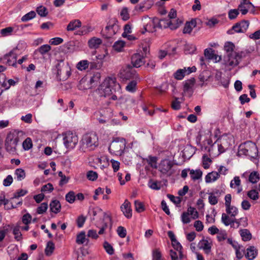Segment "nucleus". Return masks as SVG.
<instances>
[{"mask_svg": "<svg viewBox=\"0 0 260 260\" xmlns=\"http://www.w3.org/2000/svg\"><path fill=\"white\" fill-rule=\"evenodd\" d=\"M98 146V137L95 132H89L84 134L80 142L79 150L85 152L87 150H93Z\"/></svg>", "mask_w": 260, "mask_h": 260, "instance_id": "f257e3e1", "label": "nucleus"}, {"mask_svg": "<svg viewBox=\"0 0 260 260\" xmlns=\"http://www.w3.org/2000/svg\"><path fill=\"white\" fill-rule=\"evenodd\" d=\"M251 52L248 50H245L238 52H231L226 54L224 56V63L226 67H229V70L237 66L243 58L246 57L250 54Z\"/></svg>", "mask_w": 260, "mask_h": 260, "instance_id": "f03ea898", "label": "nucleus"}, {"mask_svg": "<svg viewBox=\"0 0 260 260\" xmlns=\"http://www.w3.org/2000/svg\"><path fill=\"white\" fill-rule=\"evenodd\" d=\"M120 88V85L117 83L114 77H108L105 79L99 89L102 96L106 97L111 95Z\"/></svg>", "mask_w": 260, "mask_h": 260, "instance_id": "7ed1b4c3", "label": "nucleus"}, {"mask_svg": "<svg viewBox=\"0 0 260 260\" xmlns=\"http://www.w3.org/2000/svg\"><path fill=\"white\" fill-rule=\"evenodd\" d=\"M161 22H164L166 24L164 26L165 27H169L171 29H176L179 26L178 23L174 24L172 20L164 19L159 21L158 18H154L150 19L149 22L144 26V29L145 31L153 32L155 31L156 27H162Z\"/></svg>", "mask_w": 260, "mask_h": 260, "instance_id": "20e7f679", "label": "nucleus"}, {"mask_svg": "<svg viewBox=\"0 0 260 260\" xmlns=\"http://www.w3.org/2000/svg\"><path fill=\"white\" fill-rule=\"evenodd\" d=\"M238 155H244L255 157L258 153V150L255 143L251 141H247L240 144L238 149Z\"/></svg>", "mask_w": 260, "mask_h": 260, "instance_id": "39448f33", "label": "nucleus"}, {"mask_svg": "<svg viewBox=\"0 0 260 260\" xmlns=\"http://www.w3.org/2000/svg\"><path fill=\"white\" fill-rule=\"evenodd\" d=\"M126 142L122 138H116L111 143L109 150L112 154L116 155H121L124 152Z\"/></svg>", "mask_w": 260, "mask_h": 260, "instance_id": "423d86ee", "label": "nucleus"}, {"mask_svg": "<svg viewBox=\"0 0 260 260\" xmlns=\"http://www.w3.org/2000/svg\"><path fill=\"white\" fill-rule=\"evenodd\" d=\"M19 141V138L18 134H9L6 137L5 142L6 150L10 153H14L16 151V147Z\"/></svg>", "mask_w": 260, "mask_h": 260, "instance_id": "0eeeda50", "label": "nucleus"}, {"mask_svg": "<svg viewBox=\"0 0 260 260\" xmlns=\"http://www.w3.org/2000/svg\"><path fill=\"white\" fill-rule=\"evenodd\" d=\"M63 144L69 150L74 149L78 143L77 135L72 132H67L63 134Z\"/></svg>", "mask_w": 260, "mask_h": 260, "instance_id": "6e6552de", "label": "nucleus"}, {"mask_svg": "<svg viewBox=\"0 0 260 260\" xmlns=\"http://www.w3.org/2000/svg\"><path fill=\"white\" fill-rule=\"evenodd\" d=\"M173 166L174 163L171 160L165 158L160 161L159 165V171L168 176H171L175 172Z\"/></svg>", "mask_w": 260, "mask_h": 260, "instance_id": "1a4fd4ad", "label": "nucleus"}, {"mask_svg": "<svg viewBox=\"0 0 260 260\" xmlns=\"http://www.w3.org/2000/svg\"><path fill=\"white\" fill-rule=\"evenodd\" d=\"M197 68L195 66L192 67H184L183 69L177 70L174 74V78L179 80L183 79V78L186 75H188L191 73L195 72Z\"/></svg>", "mask_w": 260, "mask_h": 260, "instance_id": "9d476101", "label": "nucleus"}, {"mask_svg": "<svg viewBox=\"0 0 260 260\" xmlns=\"http://www.w3.org/2000/svg\"><path fill=\"white\" fill-rule=\"evenodd\" d=\"M249 26V22L246 20H243L240 22L236 23L232 28V30L228 31L229 34H232V30L237 33H243L248 28Z\"/></svg>", "mask_w": 260, "mask_h": 260, "instance_id": "9b49d317", "label": "nucleus"}, {"mask_svg": "<svg viewBox=\"0 0 260 260\" xmlns=\"http://www.w3.org/2000/svg\"><path fill=\"white\" fill-rule=\"evenodd\" d=\"M196 83L194 78L185 80L183 82V92L185 94L191 96L193 92V87Z\"/></svg>", "mask_w": 260, "mask_h": 260, "instance_id": "f8f14e48", "label": "nucleus"}, {"mask_svg": "<svg viewBox=\"0 0 260 260\" xmlns=\"http://www.w3.org/2000/svg\"><path fill=\"white\" fill-rule=\"evenodd\" d=\"M57 75L60 78H68L70 75L69 68L63 63H58L56 66Z\"/></svg>", "mask_w": 260, "mask_h": 260, "instance_id": "ddd939ff", "label": "nucleus"}, {"mask_svg": "<svg viewBox=\"0 0 260 260\" xmlns=\"http://www.w3.org/2000/svg\"><path fill=\"white\" fill-rule=\"evenodd\" d=\"M121 77L125 79H137L138 75L135 70L131 68H126L120 71Z\"/></svg>", "mask_w": 260, "mask_h": 260, "instance_id": "4468645a", "label": "nucleus"}, {"mask_svg": "<svg viewBox=\"0 0 260 260\" xmlns=\"http://www.w3.org/2000/svg\"><path fill=\"white\" fill-rule=\"evenodd\" d=\"M252 4L249 0H242L238 7V9L241 12L242 15H246L249 10H250Z\"/></svg>", "mask_w": 260, "mask_h": 260, "instance_id": "2eb2a0df", "label": "nucleus"}, {"mask_svg": "<svg viewBox=\"0 0 260 260\" xmlns=\"http://www.w3.org/2000/svg\"><path fill=\"white\" fill-rule=\"evenodd\" d=\"M132 63L134 67L139 68L145 63L144 57L140 53H135L131 58Z\"/></svg>", "mask_w": 260, "mask_h": 260, "instance_id": "dca6fc26", "label": "nucleus"}, {"mask_svg": "<svg viewBox=\"0 0 260 260\" xmlns=\"http://www.w3.org/2000/svg\"><path fill=\"white\" fill-rule=\"evenodd\" d=\"M120 209L124 216L127 218H131L132 216V210L131 207V203L125 200L123 204L121 206Z\"/></svg>", "mask_w": 260, "mask_h": 260, "instance_id": "f3484780", "label": "nucleus"}, {"mask_svg": "<svg viewBox=\"0 0 260 260\" xmlns=\"http://www.w3.org/2000/svg\"><path fill=\"white\" fill-rule=\"evenodd\" d=\"M4 59L7 60V63L9 66L16 67L17 64V55L14 52V50L10 51L8 54H6Z\"/></svg>", "mask_w": 260, "mask_h": 260, "instance_id": "a211bd4d", "label": "nucleus"}, {"mask_svg": "<svg viewBox=\"0 0 260 260\" xmlns=\"http://www.w3.org/2000/svg\"><path fill=\"white\" fill-rule=\"evenodd\" d=\"M102 43V41L101 39L93 37L88 41V44L90 49H96L99 47Z\"/></svg>", "mask_w": 260, "mask_h": 260, "instance_id": "6ab92c4d", "label": "nucleus"}, {"mask_svg": "<svg viewBox=\"0 0 260 260\" xmlns=\"http://www.w3.org/2000/svg\"><path fill=\"white\" fill-rule=\"evenodd\" d=\"M50 208L51 212L56 214L60 211L61 205L59 201L54 200L50 203Z\"/></svg>", "mask_w": 260, "mask_h": 260, "instance_id": "aec40b11", "label": "nucleus"}, {"mask_svg": "<svg viewBox=\"0 0 260 260\" xmlns=\"http://www.w3.org/2000/svg\"><path fill=\"white\" fill-rule=\"evenodd\" d=\"M81 26V22L78 19H75L70 22L67 25L68 31H73Z\"/></svg>", "mask_w": 260, "mask_h": 260, "instance_id": "412c9836", "label": "nucleus"}, {"mask_svg": "<svg viewBox=\"0 0 260 260\" xmlns=\"http://www.w3.org/2000/svg\"><path fill=\"white\" fill-rule=\"evenodd\" d=\"M220 175L216 172H212L208 173L205 177V181L206 183H211L214 182L219 178Z\"/></svg>", "mask_w": 260, "mask_h": 260, "instance_id": "4be33fe9", "label": "nucleus"}, {"mask_svg": "<svg viewBox=\"0 0 260 260\" xmlns=\"http://www.w3.org/2000/svg\"><path fill=\"white\" fill-rule=\"evenodd\" d=\"M196 26V21L194 20H192L190 22H186L183 30V32L184 34H190L193 28L195 27Z\"/></svg>", "mask_w": 260, "mask_h": 260, "instance_id": "5701e85b", "label": "nucleus"}, {"mask_svg": "<svg viewBox=\"0 0 260 260\" xmlns=\"http://www.w3.org/2000/svg\"><path fill=\"white\" fill-rule=\"evenodd\" d=\"M257 255V252L254 246H250L247 249L245 257L249 260L253 259Z\"/></svg>", "mask_w": 260, "mask_h": 260, "instance_id": "b1692460", "label": "nucleus"}, {"mask_svg": "<svg viewBox=\"0 0 260 260\" xmlns=\"http://www.w3.org/2000/svg\"><path fill=\"white\" fill-rule=\"evenodd\" d=\"M86 241L88 242V240L86 238L85 232L84 231L81 232L77 235L76 242L79 244H83Z\"/></svg>", "mask_w": 260, "mask_h": 260, "instance_id": "393cba45", "label": "nucleus"}, {"mask_svg": "<svg viewBox=\"0 0 260 260\" xmlns=\"http://www.w3.org/2000/svg\"><path fill=\"white\" fill-rule=\"evenodd\" d=\"M241 180L240 179L239 177L236 176L234 177V179L231 181L230 183V187L231 188H235L234 186L235 185L236 186L238 187L237 192L239 193L242 190V188L240 186Z\"/></svg>", "mask_w": 260, "mask_h": 260, "instance_id": "a878e982", "label": "nucleus"}, {"mask_svg": "<svg viewBox=\"0 0 260 260\" xmlns=\"http://www.w3.org/2000/svg\"><path fill=\"white\" fill-rule=\"evenodd\" d=\"M240 235L242 238V240L244 241H249L252 237L251 234H250L249 230L247 229H243L240 231Z\"/></svg>", "mask_w": 260, "mask_h": 260, "instance_id": "bb28decb", "label": "nucleus"}, {"mask_svg": "<svg viewBox=\"0 0 260 260\" xmlns=\"http://www.w3.org/2000/svg\"><path fill=\"white\" fill-rule=\"evenodd\" d=\"M151 6V2L149 0H145L139 4L138 9L141 11H143L150 9Z\"/></svg>", "mask_w": 260, "mask_h": 260, "instance_id": "cd10ccee", "label": "nucleus"}, {"mask_svg": "<svg viewBox=\"0 0 260 260\" xmlns=\"http://www.w3.org/2000/svg\"><path fill=\"white\" fill-rule=\"evenodd\" d=\"M190 177L193 180H196L200 179L202 176V172L200 170L190 171Z\"/></svg>", "mask_w": 260, "mask_h": 260, "instance_id": "c85d7f7f", "label": "nucleus"}, {"mask_svg": "<svg viewBox=\"0 0 260 260\" xmlns=\"http://www.w3.org/2000/svg\"><path fill=\"white\" fill-rule=\"evenodd\" d=\"M259 175L258 172L253 171L250 174L248 180L250 182L254 184L257 182L259 181Z\"/></svg>", "mask_w": 260, "mask_h": 260, "instance_id": "c756f323", "label": "nucleus"}, {"mask_svg": "<svg viewBox=\"0 0 260 260\" xmlns=\"http://www.w3.org/2000/svg\"><path fill=\"white\" fill-rule=\"evenodd\" d=\"M125 43L124 41L118 40L114 43L113 48L115 50L120 52L125 46Z\"/></svg>", "mask_w": 260, "mask_h": 260, "instance_id": "7c9ffc66", "label": "nucleus"}, {"mask_svg": "<svg viewBox=\"0 0 260 260\" xmlns=\"http://www.w3.org/2000/svg\"><path fill=\"white\" fill-rule=\"evenodd\" d=\"M15 175L16 176L18 181H21L25 177V172L21 168L17 169L15 171Z\"/></svg>", "mask_w": 260, "mask_h": 260, "instance_id": "2f4dec72", "label": "nucleus"}, {"mask_svg": "<svg viewBox=\"0 0 260 260\" xmlns=\"http://www.w3.org/2000/svg\"><path fill=\"white\" fill-rule=\"evenodd\" d=\"M110 112V110L108 108L101 109L94 113V116H99L100 117L108 118L107 116Z\"/></svg>", "mask_w": 260, "mask_h": 260, "instance_id": "473e14b6", "label": "nucleus"}, {"mask_svg": "<svg viewBox=\"0 0 260 260\" xmlns=\"http://www.w3.org/2000/svg\"><path fill=\"white\" fill-rule=\"evenodd\" d=\"M114 27L115 25L113 24L109 25L106 27L105 30L107 31V34L104 35L106 38H110L115 34V32L114 30Z\"/></svg>", "mask_w": 260, "mask_h": 260, "instance_id": "72a5a7b5", "label": "nucleus"}, {"mask_svg": "<svg viewBox=\"0 0 260 260\" xmlns=\"http://www.w3.org/2000/svg\"><path fill=\"white\" fill-rule=\"evenodd\" d=\"M89 62L87 60L79 61L77 64V68L80 71L85 70L88 68Z\"/></svg>", "mask_w": 260, "mask_h": 260, "instance_id": "f704fd0d", "label": "nucleus"}, {"mask_svg": "<svg viewBox=\"0 0 260 260\" xmlns=\"http://www.w3.org/2000/svg\"><path fill=\"white\" fill-rule=\"evenodd\" d=\"M54 244L52 241H49L47 243V246L45 248V254L47 256H50L52 254L54 249Z\"/></svg>", "mask_w": 260, "mask_h": 260, "instance_id": "c9c22d12", "label": "nucleus"}, {"mask_svg": "<svg viewBox=\"0 0 260 260\" xmlns=\"http://www.w3.org/2000/svg\"><path fill=\"white\" fill-rule=\"evenodd\" d=\"M13 234L14 235L15 240L17 241H19L22 239V235L20 232L19 226H16L14 228Z\"/></svg>", "mask_w": 260, "mask_h": 260, "instance_id": "e433bc0d", "label": "nucleus"}, {"mask_svg": "<svg viewBox=\"0 0 260 260\" xmlns=\"http://www.w3.org/2000/svg\"><path fill=\"white\" fill-rule=\"evenodd\" d=\"M152 260H164L159 248H155L152 252Z\"/></svg>", "mask_w": 260, "mask_h": 260, "instance_id": "4c0bfd02", "label": "nucleus"}, {"mask_svg": "<svg viewBox=\"0 0 260 260\" xmlns=\"http://www.w3.org/2000/svg\"><path fill=\"white\" fill-rule=\"evenodd\" d=\"M148 164L153 168L156 169L157 158L155 156H149L146 159Z\"/></svg>", "mask_w": 260, "mask_h": 260, "instance_id": "58836bf2", "label": "nucleus"}, {"mask_svg": "<svg viewBox=\"0 0 260 260\" xmlns=\"http://www.w3.org/2000/svg\"><path fill=\"white\" fill-rule=\"evenodd\" d=\"M101 77V74L99 72L95 73L90 78V83L93 85L97 84L100 82Z\"/></svg>", "mask_w": 260, "mask_h": 260, "instance_id": "ea45409f", "label": "nucleus"}, {"mask_svg": "<svg viewBox=\"0 0 260 260\" xmlns=\"http://www.w3.org/2000/svg\"><path fill=\"white\" fill-rule=\"evenodd\" d=\"M36 16V12L34 11H31L23 16L21 19L22 22H26L35 18Z\"/></svg>", "mask_w": 260, "mask_h": 260, "instance_id": "a19ab883", "label": "nucleus"}, {"mask_svg": "<svg viewBox=\"0 0 260 260\" xmlns=\"http://www.w3.org/2000/svg\"><path fill=\"white\" fill-rule=\"evenodd\" d=\"M234 219H231L227 214L225 213H222L221 216V221L226 226L229 225L233 221Z\"/></svg>", "mask_w": 260, "mask_h": 260, "instance_id": "79ce46f5", "label": "nucleus"}, {"mask_svg": "<svg viewBox=\"0 0 260 260\" xmlns=\"http://www.w3.org/2000/svg\"><path fill=\"white\" fill-rule=\"evenodd\" d=\"M226 212L228 214L231 215V217H235L238 213V209L233 206H231L229 207V208L228 207L225 209Z\"/></svg>", "mask_w": 260, "mask_h": 260, "instance_id": "37998d69", "label": "nucleus"}, {"mask_svg": "<svg viewBox=\"0 0 260 260\" xmlns=\"http://www.w3.org/2000/svg\"><path fill=\"white\" fill-rule=\"evenodd\" d=\"M235 46V45L232 42H226L224 46V49L226 51V54H230L231 52H235L234 49Z\"/></svg>", "mask_w": 260, "mask_h": 260, "instance_id": "c03bdc74", "label": "nucleus"}, {"mask_svg": "<svg viewBox=\"0 0 260 260\" xmlns=\"http://www.w3.org/2000/svg\"><path fill=\"white\" fill-rule=\"evenodd\" d=\"M219 190L216 191L214 193H210L208 197L209 203L212 205H215L218 203V199L217 197L214 195V193L218 194Z\"/></svg>", "mask_w": 260, "mask_h": 260, "instance_id": "a18cd8bd", "label": "nucleus"}, {"mask_svg": "<svg viewBox=\"0 0 260 260\" xmlns=\"http://www.w3.org/2000/svg\"><path fill=\"white\" fill-rule=\"evenodd\" d=\"M36 11L41 17H46L48 13L47 8L43 6L38 7Z\"/></svg>", "mask_w": 260, "mask_h": 260, "instance_id": "49530a36", "label": "nucleus"}, {"mask_svg": "<svg viewBox=\"0 0 260 260\" xmlns=\"http://www.w3.org/2000/svg\"><path fill=\"white\" fill-rule=\"evenodd\" d=\"M76 199L75 193L73 191H69L66 195V201L70 204H72L75 202Z\"/></svg>", "mask_w": 260, "mask_h": 260, "instance_id": "de8ad7c7", "label": "nucleus"}, {"mask_svg": "<svg viewBox=\"0 0 260 260\" xmlns=\"http://www.w3.org/2000/svg\"><path fill=\"white\" fill-rule=\"evenodd\" d=\"M137 85V82L136 80H133L129 82L125 87L127 91L131 92H134L136 91V87Z\"/></svg>", "mask_w": 260, "mask_h": 260, "instance_id": "09e8293b", "label": "nucleus"}, {"mask_svg": "<svg viewBox=\"0 0 260 260\" xmlns=\"http://www.w3.org/2000/svg\"><path fill=\"white\" fill-rule=\"evenodd\" d=\"M135 206L136 211L139 213L142 212L145 209L143 203L138 200L135 201Z\"/></svg>", "mask_w": 260, "mask_h": 260, "instance_id": "8fccbe9b", "label": "nucleus"}, {"mask_svg": "<svg viewBox=\"0 0 260 260\" xmlns=\"http://www.w3.org/2000/svg\"><path fill=\"white\" fill-rule=\"evenodd\" d=\"M48 206L47 203L44 202L42 203L39 207H38L37 212L39 214H42L46 212L48 209Z\"/></svg>", "mask_w": 260, "mask_h": 260, "instance_id": "3c124183", "label": "nucleus"}, {"mask_svg": "<svg viewBox=\"0 0 260 260\" xmlns=\"http://www.w3.org/2000/svg\"><path fill=\"white\" fill-rule=\"evenodd\" d=\"M217 142L221 143V145L223 147H226L227 149L230 146V143L229 142V139L227 137H221L217 140Z\"/></svg>", "mask_w": 260, "mask_h": 260, "instance_id": "603ef678", "label": "nucleus"}, {"mask_svg": "<svg viewBox=\"0 0 260 260\" xmlns=\"http://www.w3.org/2000/svg\"><path fill=\"white\" fill-rule=\"evenodd\" d=\"M18 82V80H17V81H15L13 79H10L8 80L7 81H5L3 82L2 86L4 88H5L6 89H8L11 86H14L16 84V82Z\"/></svg>", "mask_w": 260, "mask_h": 260, "instance_id": "864d4df0", "label": "nucleus"}, {"mask_svg": "<svg viewBox=\"0 0 260 260\" xmlns=\"http://www.w3.org/2000/svg\"><path fill=\"white\" fill-rule=\"evenodd\" d=\"M239 14V11L237 9H231L229 11L228 16L230 20H233L237 18Z\"/></svg>", "mask_w": 260, "mask_h": 260, "instance_id": "5fc2aeb1", "label": "nucleus"}, {"mask_svg": "<svg viewBox=\"0 0 260 260\" xmlns=\"http://www.w3.org/2000/svg\"><path fill=\"white\" fill-rule=\"evenodd\" d=\"M86 176L89 180L94 181L97 179L98 175L96 172L89 171L87 172Z\"/></svg>", "mask_w": 260, "mask_h": 260, "instance_id": "6e6d98bb", "label": "nucleus"}, {"mask_svg": "<svg viewBox=\"0 0 260 260\" xmlns=\"http://www.w3.org/2000/svg\"><path fill=\"white\" fill-rule=\"evenodd\" d=\"M22 146L24 149L28 150L30 149L32 146V141L30 138H27L22 143Z\"/></svg>", "mask_w": 260, "mask_h": 260, "instance_id": "4d7b16f0", "label": "nucleus"}, {"mask_svg": "<svg viewBox=\"0 0 260 260\" xmlns=\"http://www.w3.org/2000/svg\"><path fill=\"white\" fill-rule=\"evenodd\" d=\"M27 191L25 190L20 189L14 193L13 197L11 198V200L13 201L15 199L19 200V198L24 196L27 193Z\"/></svg>", "mask_w": 260, "mask_h": 260, "instance_id": "13d9d810", "label": "nucleus"}, {"mask_svg": "<svg viewBox=\"0 0 260 260\" xmlns=\"http://www.w3.org/2000/svg\"><path fill=\"white\" fill-rule=\"evenodd\" d=\"M187 212H189V215H191L192 218L196 219L198 218L199 214L196 208L190 207L188 208Z\"/></svg>", "mask_w": 260, "mask_h": 260, "instance_id": "bf43d9fd", "label": "nucleus"}, {"mask_svg": "<svg viewBox=\"0 0 260 260\" xmlns=\"http://www.w3.org/2000/svg\"><path fill=\"white\" fill-rule=\"evenodd\" d=\"M248 197L253 200H256L258 199L259 196L258 192L254 189H252L247 192Z\"/></svg>", "mask_w": 260, "mask_h": 260, "instance_id": "052dcab7", "label": "nucleus"}, {"mask_svg": "<svg viewBox=\"0 0 260 260\" xmlns=\"http://www.w3.org/2000/svg\"><path fill=\"white\" fill-rule=\"evenodd\" d=\"M211 159L208 157L206 155H204L203 156V166L204 169H207L209 168Z\"/></svg>", "mask_w": 260, "mask_h": 260, "instance_id": "680f3d73", "label": "nucleus"}, {"mask_svg": "<svg viewBox=\"0 0 260 260\" xmlns=\"http://www.w3.org/2000/svg\"><path fill=\"white\" fill-rule=\"evenodd\" d=\"M13 28L12 27H8L3 29H2L0 31L1 35L3 37L8 36L11 35L12 31H13Z\"/></svg>", "mask_w": 260, "mask_h": 260, "instance_id": "e2e57ef3", "label": "nucleus"}, {"mask_svg": "<svg viewBox=\"0 0 260 260\" xmlns=\"http://www.w3.org/2000/svg\"><path fill=\"white\" fill-rule=\"evenodd\" d=\"M104 247L106 252L110 255H112L114 253V249L113 247L108 242L105 241L104 243Z\"/></svg>", "mask_w": 260, "mask_h": 260, "instance_id": "0e129e2a", "label": "nucleus"}, {"mask_svg": "<svg viewBox=\"0 0 260 260\" xmlns=\"http://www.w3.org/2000/svg\"><path fill=\"white\" fill-rule=\"evenodd\" d=\"M214 51L211 49H206L204 50L205 56L208 59H211L214 58Z\"/></svg>", "mask_w": 260, "mask_h": 260, "instance_id": "69168bd1", "label": "nucleus"}, {"mask_svg": "<svg viewBox=\"0 0 260 260\" xmlns=\"http://www.w3.org/2000/svg\"><path fill=\"white\" fill-rule=\"evenodd\" d=\"M181 221L184 224H187L190 222L189 212H184L182 214Z\"/></svg>", "mask_w": 260, "mask_h": 260, "instance_id": "338daca9", "label": "nucleus"}, {"mask_svg": "<svg viewBox=\"0 0 260 260\" xmlns=\"http://www.w3.org/2000/svg\"><path fill=\"white\" fill-rule=\"evenodd\" d=\"M51 50V47L49 45H43L39 49L38 51L41 54H44Z\"/></svg>", "mask_w": 260, "mask_h": 260, "instance_id": "774afa93", "label": "nucleus"}]
</instances>
